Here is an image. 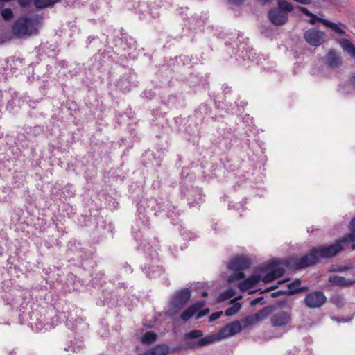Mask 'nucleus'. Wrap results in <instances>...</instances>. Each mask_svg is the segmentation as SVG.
Returning a JSON list of instances; mask_svg holds the SVG:
<instances>
[{
  "label": "nucleus",
  "instance_id": "3",
  "mask_svg": "<svg viewBox=\"0 0 355 355\" xmlns=\"http://www.w3.org/2000/svg\"><path fill=\"white\" fill-rule=\"evenodd\" d=\"M276 261H272L268 267L257 268L253 275L239 284V288L241 291L254 288L260 281L264 284L269 283L275 279L282 276L285 272L282 267H275Z\"/></svg>",
  "mask_w": 355,
  "mask_h": 355
},
{
  "label": "nucleus",
  "instance_id": "25",
  "mask_svg": "<svg viewBox=\"0 0 355 355\" xmlns=\"http://www.w3.org/2000/svg\"><path fill=\"white\" fill-rule=\"evenodd\" d=\"M1 15L5 21L11 20L13 18V12L10 8H4L1 11Z\"/></svg>",
  "mask_w": 355,
  "mask_h": 355
},
{
  "label": "nucleus",
  "instance_id": "36",
  "mask_svg": "<svg viewBox=\"0 0 355 355\" xmlns=\"http://www.w3.org/2000/svg\"><path fill=\"white\" fill-rule=\"evenodd\" d=\"M202 295L203 296H207V292H203L202 293Z\"/></svg>",
  "mask_w": 355,
  "mask_h": 355
},
{
  "label": "nucleus",
  "instance_id": "2",
  "mask_svg": "<svg viewBox=\"0 0 355 355\" xmlns=\"http://www.w3.org/2000/svg\"><path fill=\"white\" fill-rule=\"evenodd\" d=\"M247 327L248 326H244L243 320L241 321H235L226 325L223 329H222L219 332L220 336L210 335L203 338L202 337L203 336L202 331L193 330L184 335L186 346L188 348H194L196 347L207 345L219 340L220 338L232 336L240 332L243 328H245Z\"/></svg>",
  "mask_w": 355,
  "mask_h": 355
},
{
  "label": "nucleus",
  "instance_id": "35",
  "mask_svg": "<svg viewBox=\"0 0 355 355\" xmlns=\"http://www.w3.org/2000/svg\"><path fill=\"white\" fill-rule=\"evenodd\" d=\"M352 249L355 250V243L352 245Z\"/></svg>",
  "mask_w": 355,
  "mask_h": 355
},
{
  "label": "nucleus",
  "instance_id": "15",
  "mask_svg": "<svg viewBox=\"0 0 355 355\" xmlns=\"http://www.w3.org/2000/svg\"><path fill=\"white\" fill-rule=\"evenodd\" d=\"M339 44L343 51L347 52L352 58H355V46L349 40L341 39L339 40Z\"/></svg>",
  "mask_w": 355,
  "mask_h": 355
},
{
  "label": "nucleus",
  "instance_id": "21",
  "mask_svg": "<svg viewBox=\"0 0 355 355\" xmlns=\"http://www.w3.org/2000/svg\"><path fill=\"white\" fill-rule=\"evenodd\" d=\"M278 9L283 10L285 12H291L293 10L292 4L285 0H278Z\"/></svg>",
  "mask_w": 355,
  "mask_h": 355
},
{
  "label": "nucleus",
  "instance_id": "7",
  "mask_svg": "<svg viewBox=\"0 0 355 355\" xmlns=\"http://www.w3.org/2000/svg\"><path fill=\"white\" fill-rule=\"evenodd\" d=\"M326 302V297L322 291H314L306 295L304 303L311 309L319 308Z\"/></svg>",
  "mask_w": 355,
  "mask_h": 355
},
{
  "label": "nucleus",
  "instance_id": "9",
  "mask_svg": "<svg viewBox=\"0 0 355 355\" xmlns=\"http://www.w3.org/2000/svg\"><path fill=\"white\" fill-rule=\"evenodd\" d=\"M272 313L270 306H265L255 314L250 315L243 320L244 326H250L264 320Z\"/></svg>",
  "mask_w": 355,
  "mask_h": 355
},
{
  "label": "nucleus",
  "instance_id": "24",
  "mask_svg": "<svg viewBox=\"0 0 355 355\" xmlns=\"http://www.w3.org/2000/svg\"><path fill=\"white\" fill-rule=\"evenodd\" d=\"M350 230H351V233L345 237V240L352 242V241H355V218L353 219L351 222Z\"/></svg>",
  "mask_w": 355,
  "mask_h": 355
},
{
  "label": "nucleus",
  "instance_id": "18",
  "mask_svg": "<svg viewBox=\"0 0 355 355\" xmlns=\"http://www.w3.org/2000/svg\"><path fill=\"white\" fill-rule=\"evenodd\" d=\"M301 281L296 279L295 282L290 283L288 285V293L289 294H294L305 290L306 288H300Z\"/></svg>",
  "mask_w": 355,
  "mask_h": 355
},
{
  "label": "nucleus",
  "instance_id": "31",
  "mask_svg": "<svg viewBox=\"0 0 355 355\" xmlns=\"http://www.w3.org/2000/svg\"><path fill=\"white\" fill-rule=\"evenodd\" d=\"M318 19H319V18H318V17H313V19H312L311 20H310V21H309V22H310L311 24H314L315 23V20H318V21H320V20H319Z\"/></svg>",
  "mask_w": 355,
  "mask_h": 355
},
{
  "label": "nucleus",
  "instance_id": "23",
  "mask_svg": "<svg viewBox=\"0 0 355 355\" xmlns=\"http://www.w3.org/2000/svg\"><path fill=\"white\" fill-rule=\"evenodd\" d=\"M235 295V291L230 288L221 293L218 297L219 301L226 300Z\"/></svg>",
  "mask_w": 355,
  "mask_h": 355
},
{
  "label": "nucleus",
  "instance_id": "10",
  "mask_svg": "<svg viewBox=\"0 0 355 355\" xmlns=\"http://www.w3.org/2000/svg\"><path fill=\"white\" fill-rule=\"evenodd\" d=\"M324 33L317 29H309L304 33L306 42L313 46H318L324 42Z\"/></svg>",
  "mask_w": 355,
  "mask_h": 355
},
{
  "label": "nucleus",
  "instance_id": "6",
  "mask_svg": "<svg viewBox=\"0 0 355 355\" xmlns=\"http://www.w3.org/2000/svg\"><path fill=\"white\" fill-rule=\"evenodd\" d=\"M191 295V291L188 288H184L175 293L168 304V313L171 315L178 313L187 303Z\"/></svg>",
  "mask_w": 355,
  "mask_h": 355
},
{
  "label": "nucleus",
  "instance_id": "14",
  "mask_svg": "<svg viewBox=\"0 0 355 355\" xmlns=\"http://www.w3.org/2000/svg\"><path fill=\"white\" fill-rule=\"evenodd\" d=\"M169 348L165 345H159L151 349L146 351L143 355H167Z\"/></svg>",
  "mask_w": 355,
  "mask_h": 355
},
{
  "label": "nucleus",
  "instance_id": "19",
  "mask_svg": "<svg viewBox=\"0 0 355 355\" xmlns=\"http://www.w3.org/2000/svg\"><path fill=\"white\" fill-rule=\"evenodd\" d=\"M59 1L60 0H35L34 6L37 8H45L46 7L53 5Z\"/></svg>",
  "mask_w": 355,
  "mask_h": 355
},
{
  "label": "nucleus",
  "instance_id": "12",
  "mask_svg": "<svg viewBox=\"0 0 355 355\" xmlns=\"http://www.w3.org/2000/svg\"><path fill=\"white\" fill-rule=\"evenodd\" d=\"M204 301L195 303L187 309L180 315L182 320L184 322L190 319L195 313H196L201 308L205 306Z\"/></svg>",
  "mask_w": 355,
  "mask_h": 355
},
{
  "label": "nucleus",
  "instance_id": "29",
  "mask_svg": "<svg viewBox=\"0 0 355 355\" xmlns=\"http://www.w3.org/2000/svg\"><path fill=\"white\" fill-rule=\"evenodd\" d=\"M209 310L208 309H205V310H202V311L198 312L196 318L198 319L202 318V316L205 315L209 312Z\"/></svg>",
  "mask_w": 355,
  "mask_h": 355
},
{
  "label": "nucleus",
  "instance_id": "4",
  "mask_svg": "<svg viewBox=\"0 0 355 355\" xmlns=\"http://www.w3.org/2000/svg\"><path fill=\"white\" fill-rule=\"evenodd\" d=\"M37 19L22 17L13 24L12 33L17 37H28L37 32Z\"/></svg>",
  "mask_w": 355,
  "mask_h": 355
},
{
  "label": "nucleus",
  "instance_id": "32",
  "mask_svg": "<svg viewBox=\"0 0 355 355\" xmlns=\"http://www.w3.org/2000/svg\"><path fill=\"white\" fill-rule=\"evenodd\" d=\"M232 3H241L243 0H230Z\"/></svg>",
  "mask_w": 355,
  "mask_h": 355
},
{
  "label": "nucleus",
  "instance_id": "8",
  "mask_svg": "<svg viewBox=\"0 0 355 355\" xmlns=\"http://www.w3.org/2000/svg\"><path fill=\"white\" fill-rule=\"evenodd\" d=\"M291 322L290 313L279 311L274 313L270 317V323L273 327L280 328L288 325Z\"/></svg>",
  "mask_w": 355,
  "mask_h": 355
},
{
  "label": "nucleus",
  "instance_id": "13",
  "mask_svg": "<svg viewBox=\"0 0 355 355\" xmlns=\"http://www.w3.org/2000/svg\"><path fill=\"white\" fill-rule=\"evenodd\" d=\"M329 282L333 284L340 286H351L355 284V279H347L338 275H331L329 277Z\"/></svg>",
  "mask_w": 355,
  "mask_h": 355
},
{
  "label": "nucleus",
  "instance_id": "30",
  "mask_svg": "<svg viewBox=\"0 0 355 355\" xmlns=\"http://www.w3.org/2000/svg\"><path fill=\"white\" fill-rule=\"evenodd\" d=\"M19 3L21 7H26L28 5V3L24 2V0H19Z\"/></svg>",
  "mask_w": 355,
  "mask_h": 355
},
{
  "label": "nucleus",
  "instance_id": "33",
  "mask_svg": "<svg viewBox=\"0 0 355 355\" xmlns=\"http://www.w3.org/2000/svg\"><path fill=\"white\" fill-rule=\"evenodd\" d=\"M352 83L355 87V74L352 78Z\"/></svg>",
  "mask_w": 355,
  "mask_h": 355
},
{
  "label": "nucleus",
  "instance_id": "22",
  "mask_svg": "<svg viewBox=\"0 0 355 355\" xmlns=\"http://www.w3.org/2000/svg\"><path fill=\"white\" fill-rule=\"evenodd\" d=\"M241 305L240 303H235L225 311V315L227 316L234 315L241 309Z\"/></svg>",
  "mask_w": 355,
  "mask_h": 355
},
{
  "label": "nucleus",
  "instance_id": "5",
  "mask_svg": "<svg viewBox=\"0 0 355 355\" xmlns=\"http://www.w3.org/2000/svg\"><path fill=\"white\" fill-rule=\"evenodd\" d=\"M251 266L249 259L243 257H238L232 259L228 265V268L234 272V274L229 276L227 282L232 283L235 281L242 279L245 277L243 270L248 268Z\"/></svg>",
  "mask_w": 355,
  "mask_h": 355
},
{
  "label": "nucleus",
  "instance_id": "1",
  "mask_svg": "<svg viewBox=\"0 0 355 355\" xmlns=\"http://www.w3.org/2000/svg\"><path fill=\"white\" fill-rule=\"evenodd\" d=\"M349 242L345 241V237L337 241L329 246H322L313 248L311 252L305 256L298 257H291L287 262L286 265L291 269L297 270L315 264L322 258H330L336 256L343 249V243Z\"/></svg>",
  "mask_w": 355,
  "mask_h": 355
},
{
  "label": "nucleus",
  "instance_id": "16",
  "mask_svg": "<svg viewBox=\"0 0 355 355\" xmlns=\"http://www.w3.org/2000/svg\"><path fill=\"white\" fill-rule=\"evenodd\" d=\"M318 19L320 20V22H322L326 26H327L328 28L334 31L335 32L341 33V34L345 33V32L340 28V26H343V25L342 24H340V23L336 24V23L330 22L325 19Z\"/></svg>",
  "mask_w": 355,
  "mask_h": 355
},
{
  "label": "nucleus",
  "instance_id": "34",
  "mask_svg": "<svg viewBox=\"0 0 355 355\" xmlns=\"http://www.w3.org/2000/svg\"><path fill=\"white\" fill-rule=\"evenodd\" d=\"M346 269H347V268H339L338 269H337V271H338V272H343Z\"/></svg>",
  "mask_w": 355,
  "mask_h": 355
},
{
  "label": "nucleus",
  "instance_id": "37",
  "mask_svg": "<svg viewBox=\"0 0 355 355\" xmlns=\"http://www.w3.org/2000/svg\"><path fill=\"white\" fill-rule=\"evenodd\" d=\"M277 286H275L272 287V288H273V289H274V288H277Z\"/></svg>",
  "mask_w": 355,
  "mask_h": 355
},
{
  "label": "nucleus",
  "instance_id": "28",
  "mask_svg": "<svg viewBox=\"0 0 355 355\" xmlns=\"http://www.w3.org/2000/svg\"><path fill=\"white\" fill-rule=\"evenodd\" d=\"M222 314H223L222 311L215 312V313H212L209 318V322H213V321L218 319L221 316Z\"/></svg>",
  "mask_w": 355,
  "mask_h": 355
},
{
  "label": "nucleus",
  "instance_id": "20",
  "mask_svg": "<svg viewBox=\"0 0 355 355\" xmlns=\"http://www.w3.org/2000/svg\"><path fill=\"white\" fill-rule=\"evenodd\" d=\"M157 339V335L154 332L148 331L146 332L141 338V342L144 344H150L155 341Z\"/></svg>",
  "mask_w": 355,
  "mask_h": 355
},
{
  "label": "nucleus",
  "instance_id": "17",
  "mask_svg": "<svg viewBox=\"0 0 355 355\" xmlns=\"http://www.w3.org/2000/svg\"><path fill=\"white\" fill-rule=\"evenodd\" d=\"M327 62L331 67H336L340 64V59L334 51L330 50L327 56Z\"/></svg>",
  "mask_w": 355,
  "mask_h": 355
},
{
  "label": "nucleus",
  "instance_id": "11",
  "mask_svg": "<svg viewBox=\"0 0 355 355\" xmlns=\"http://www.w3.org/2000/svg\"><path fill=\"white\" fill-rule=\"evenodd\" d=\"M270 21L276 26H282L288 21V14L277 8H272L268 14Z\"/></svg>",
  "mask_w": 355,
  "mask_h": 355
},
{
  "label": "nucleus",
  "instance_id": "26",
  "mask_svg": "<svg viewBox=\"0 0 355 355\" xmlns=\"http://www.w3.org/2000/svg\"><path fill=\"white\" fill-rule=\"evenodd\" d=\"M333 302L334 304H336L338 306H341L345 303V300L341 296H336L333 298Z\"/></svg>",
  "mask_w": 355,
  "mask_h": 355
},
{
  "label": "nucleus",
  "instance_id": "27",
  "mask_svg": "<svg viewBox=\"0 0 355 355\" xmlns=\"http://www.w3.org/2000/svg\"><path fill=\"white\" fill-rule=\"evenodd\" d=\"M297 9L300 11H301L302 12H303L304 15H306V16H309L311 17H315V15L312 14L310 11H309L308 9L306 8L305 7L298 6Z\"/></svg>",
  "mask_w": 355,
  "mask_h": 355
}]
</instances>
